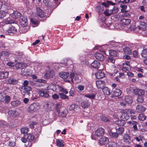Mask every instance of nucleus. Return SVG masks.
<instances>
[{"label": "nucleus", "mask_w": 147, "mask_h": 147, "mask_svg": "<svg viewBox=\"0 0 147 147\" xmlns=\"http://www.w3.org/2000/svg\"><path fill=\"white\" fill-rule=\"evenodd\" d=\"M105 46L108 47L109 48H113L119 51H121L123 45L119 42H116L111 41L108 44L106 45Z\"/></svg>", "instance_id": "f257e3e1"}, {"label": "nucleus", "mask_w": 147, "mask_h": 147, "mask_svg": "<svg viewBox=\"0 0 147 147\" xmlns=\"http://www.w3.org/2000/svg\"><path fill=\"white\" fill-rule=\"evenodd\" d=\"M40 108V106L38 103H34L28 107L27 111L29 113H33L36 112Z\"/></svg>", "instance_id": "f03ea898"}, {"label": "nucleus", "mask_w": 147, "mask_h": 147, "mask_svg": "<svg viewBox=\"0 0 147 147\" xmlns=\"http://www.w3.org/2000/svg\"><path fill=\"white\" fill-rule=\"evenodd\" d=\"M16 139L14 136L6 138L5 141V145L11 147H13L16 144Z\"/></svg>", "instance_id": "7ed1b4c3"}, {"label": "nucleus", "mask_w": 147, "mask_h": 147, "mask_svg": "<svg viewBox=\"0 0 147 147\" xmlns=\"http://www.w3.org/2000/svg\"><path fill=\"white\" fill-rule=\"evenodd\" d=\"M129 91H130L135 95H138V96H142L144 95L145 92L144 91L141 89H138L137 88H133L132 87L129 88Z\"/></svg>", "instance_id": "20e7f679"}, {"label": "nucleus", "mask_w": 147, "mask_h": 147, "mask_svg": "<svg viewBox=\"0 0 147 147\" xmlns=\"http://www.w3.org/2000/svg\"><path fill=\"white\" fill-rule=\"evenodd\" d=\"M125 102H121L120 105L122 106H124L127 104H131L133 102L131 97L130 96H127L125 97Z\"/></svg>", "instance_id": "39448f33"}, {"label": "nucleus", "mask_w": 147, "mask_h": 147, "mask_svg": "<svg viewBox=\"0 0 147 147\" xmlns=\"http://www.w3.org/2000/svg\"><path fill=\"white\" fill-rule=\"evenodd\" d=\"M122 115L120 117V119L123 121L127 120L129 118V116L128 115L125 110H123L121 111Z\"/></svg>", "instance_id": "423d86ee"}, {"label": "nucleus", "mask_w": 147, "mask_h": 147, "mask_svg": "<svg viewBox=\"0 0 147 147\" xmlns=\"http://www.w3.org/2000/svg\"><path fill=\"white\" fill-rule=\"evenodd\" d=\"M32 89L30 87H22L20 90L21 92L24 93V94H27L28 95H29L30 94V92L31 91Z\"/></svg>", "instance_id": "0eeeda50"}, {"label": "nucleus", "mask_w": 147, "mask_h": 147, "mask_svg": "<svg viewBox=\"0 0 147 147\" xmlns=\"http://www.w3.org/2000/svg\"><path fill=\"white\" fill-rule=\"evenodd\" d=\"M38 93L40 96L44 98H48L49 96V94L46 90H40L38 91Z\"/></svg>", "instance_id": "6e6552de"}, {"label": "nucleus", "mask_w": 147, "mask_h": 147, "mask_svg": "<svg viewBox=\"0 0 147 147\" xmlns=\"http://www.w3.org/2000/svg\"><path fill=\"white\" fill-rule=\"evenodd\" d=\"M59 86L57 85L53 84L49 85L48 87V90H52L53 91L56 92H59Z\"/></svg>", "instance_id": "1a4fd4ad"}, {"label": "nucleus", "mask_w": 147, "mask_h": 147, "mask_svg": "<svg viewBox=\"0 0 147 147\" xmlns=\"http://www.w3.org/2000/svg\"><path fill=\"white\" fill-rule=\"evenodd\" d=\"M131 68L128 61H126L125 63H124L123 64V67L122 69V70L125 72L126 71L130 69Z\"/></svg>", "instance_id": "9d476101"}, {"label": "nucleus", "mask_w": 147, "mask_h": 147, "mask_svg": "<svg viewBox=\"0 0 147 147\" xmlns=\"http://www.w3.org/2000/svg\"><path fill=\"white\" fill-rule=\"evenodd\" d=\"M127 124L130 125H132L134 131L137 130V125L138 124V123L137 121L134 120L131 121L127 122Z\"/></svg>", "instance_id": "9b49d317"}, {"label": "nucleus", "mask_w": 147, "mask_h": 147, "mask_svg": "<svg viewBox=\"0 0 147 147\" xmlns=\"http://www.w3.org/2000/svg\"><path fill=\"white\" fill-rule=\"evenodd\" d=\"M109 142V139L105 137H103L100 139L99 141V143L101 145L107 144Z\"/></svg>", "instance_id": "f8f14e48"}, {"label": "nucleus", "mask_w": 147, "mask_h": 147, "mask_svg": "<svg viewBox=\"0 0 147 147\" xmlns=\"http://www.w3.org/2000/svg\"><path fill=\"white\" fill-rule=\"evenodd\" d=\"M104 130L102 128H100L98 129L95 132V135L98 137H100L103 135Z\"/></svg>", "instance_id": "ddd939ff"}, {"label": "nucleus", "mask_w": 147, "mask_h": 147, "mask_svg": "<svg viewBox=\"0 0 147 147\" xmlns=\"http://www.w3.org/2000/svg\"><path fill=\"white\" fill-rule=\"evenodd\" d=\"M31 71L27 68H22L21 70V73L23 76H26L30 75L31 74Z\"/></svg>", "instance_id": "4468645a"}, {"label": "nucleus", "mask_w": 147, "mask_h": 147, "mask_svg": "<svg viewBox=\"0 0 147 147\" xmlns=\"http://www.w3.org/2000/svg\"><path fill=\"white\" fill-rule=\"evenodd\" d=\"M95 74L96 78L98 79L102 78L105 76L104 72L101 70L98 71Z\"/></svg>", "instance_id": "2eb2a0df"}, {"label": "nucleus", "mask_w": 147, "mask_h": 147, "mask_svg": "<svg viewBox=\"0 0 147 147\" xmlns=\"http://www.w3.org/2000/svg\"><path fill=\"white\" fill-rule=\"evenodd\" d=\"M105 83L102 80H98L96 82V86L98 88H102L105 85Z\"/></svg>", "instance_id": "dca6fc26"}, {"label": "nucleus", "mask_w": 147, "mask_h": 147, "mask_svg": "<svg viewBox=\"0 0 147 147\" xmlns=\"http://www.w3.org/2000/svg\"><path fill=\"white\" fill-rule=\"evenodd\" d=\"M20 24L22 27H26L27 25V20L26 17H23L20 19Z\"/></svg>", "instance_id": "f3484780"}, {"label": "nucleus", "mask_w": 147, "mask_h": 147, "mask_svg": "<svg viewBox=\"0 0 147 147\" xmlns=\"http://www.w3.org/2000/svg\"><path fill=\"white\" fill-rule=\"evenodd\" d=\"M17 32V30L16 28L11 26H10L9 29L7 30V34H13L16 33Z\"/></svg>", "instance_id": "a211bd4d"}, {"label": "nucleus", "mask_w": 147, "mask_h": 147, "mask_svg": "<svg viewBox=\"0 0 147 147\" xmlns=\"http://www.w3.org/2000/svg\"><path fill=\"white\" fill-rule=\"evenodd\" d=\"M95 56L96 58L100 61H103L104 59V55L100 53H96L95 54Z\"/></svg>", "instance_id": "6ab92c4d"}, {"label": "nucleus", "mask_w": 147, "mask_h": 147, "mask_svg": "<svg viewBox=\"0 0 147 147\" xmlns=\"http://www.w3.org/2000/svg\"><path fill=\"white\" fill-rule=\"evenodd\" d=\"M78 76L76 74H75L74 73H71L69 76V80H66V81L68 82H70L71 81L73 82V79H76L78 78Z\"/></svg>", "instance_id": "aec40b11"}, {"label": "nucleus", "mask_w": 147, "mask_h": 147, "mask_svg": "<svg viewBox=\"0 0 147 147\" xmlns=\"http://www.w3.org/2000/svg\"><path fill=\"white\" fill-rule=\"evenodd\" d=\"M146 109L145 107L141 105H137L136 108V111L140 113L144 112Z\"/></svg>", "instance_id": "412c9836"}, {"label": "nucleus", "mask_w": 147, "mask_h": 147, "mask_svg": "<svg viewBox=\"0 0 147 147\" xmlns=\"http://www.w3.org/2000/svg\"><path fill=\"white\" fill-rule=\"evenodd\" d=\"M90 103L88 100H84L81 103V106L83 108H86L90 106Z\"/></svg>", "instance_id": "4be33fe9"}, {"label": "nucleus", "mask_w": 147, "mask_h": 147, "mask_svg": "<svg viewBox=\"0 0 147 147\" xmlns=\"http://www.w3.org/2000/svg\"><path fill=\"white\" fill-rule=\"evenodd\" d=\"M36 13L38 16L41 18H42L44 16L43 11L39 7L36 8Z\"/></svg>", "instance_id": "5701e85b"}, {"label": "nucleus", "mask_w": 147, "mask_h": 147, "mask_svg": "<svg viewBox=\"0 0 147 147\" xmlns=\"http://www.w3.org/2000/svg\"><path fill=\"white\" fill-rule=\"evenodd\" d=\"M91 65L92 67L94 68L98 69L100 66V64L98 61L95 60L91 64Z\"/></svg>", "instance_id": "b1692460"}, {"label": "nucleus", "mask_w": 147, "mask_h": 147, "mask_svg": "<svg viewBox=\"0 0 147 147\" xmlns=\"http://www.w3.org/2000/svg\"><path fill=\"white\" fill-rule=\"evenodd\" d=\"M7 82L9 84H15L18 83V81L15 79L10 78L7 80Z\"/></svg>", "instance_id": "393cba45"}, {"label": "nucleus", "mask_w": 147, "mask_h": 147, "mask_svg": "<svg viewBox=\"0 0 147 147\" xmlns=\"http://www.w3.org/2000/svg\"><path fill=\"white\" fill-rule=\"evenodd\" d=\"M121 93V90L119 89H115L113 91V95L116 97L120 96Z\"/></svg>", "instance_id": "a878e982"}, {"label": "nucleus", "mask_w": 147, "mask_h": 147, "mask_svg": "<svg viewBox=\"0 0 147 147\" xmlns=\"http://www.w3.org/2000/svg\"><path fill=\"white\" fill-rule=\"evenodd\" d=\"M123 140L124 142L127 143H130L131 141L129 136L127 134L124 135L123 137Z\"/></svg>", "instance_id": "bb28decb"}, {"label": "nucleus", "mask_w": 147, "mask_h": 147, "mask_svg": "<svg viewBox=\"0 0 147 147\" xmlns=\"http://www.w3.org/2000/svg\"><path fill=\"white\" fill-rule=\"evenodd\" d=\"M25 138H26L28 142H31L33 141L34 138V136L29 134H28L25 135Z\"/></svg>", "instance_id": "cd10ccee"}, {"label": "nucleus", "mask_w": 147, "mask_h": 147, "mask_svg": "<svg viewBox=\"0 0 147 147\" xmlns=\"http://www.w3.org/2000/svg\"><path fill=\"white\" fill-rule=\"evenodd\" d=\"M21 16V13L18 11H14L11 14V16L14 18H19Z\"/></svg>", "instance_id": "c85d7f7f"}, {"label": "nucleus", "mask_w": 147, "mask_h": 147, "mask_svg": "<svg viewBox=\"0 0 147 147\" xmlns=\"http://www.w3.org/2000/svg\"><path fill=\"white\" fill-rule=\"evenodd\" d=\"M55 72L53 70L48 71L45 74V76H47V78H52L55 76Z\"/></svg>", "instance_id": "c756f323"}, {"label": "nucleus", "mask_w": 147, "mask_h": 147, "mask_svg": "<svg viewBox=\"0 0 147 147\" xmlns=\"http://www.w3.org/2000/svg\"><path fill=\"white\" fill-rule=\"evenodd\" d=\"M123 51L125 54L130 55L131 53V50L127 47H125L123 48Z\"/></svg>", "instance_id": "7c9ffc66"}, {"label": "nucleus", "mask_w": 147, "mask_h": 147, "mask_svg": "<svg viewBox=\"0 0 147 147\" xmlns=\"http://www.w3.org/2000/svg\"><path fill=\"white\" fill-rule=\"evenodd\" d=\"M79 108L78 106L75 104H72L69 107V109L71 111H76Z\"/></svg>", "instance_id": "2f4dec72"}, {"label": "nucleus", "mask_w": 147, "mask_h": 147, "mask_svg": "<svg viewBox=\"0 0 147 147\" xmlns=\"http://www.w3.org/2000/svg\"><path fill=\"white\" fill-rule=\"evenodd\" d=\"M138 29L142 30H146V24L144 22H142L138 27Z\"/></svg>", "instance_id": "473e14b6"}, {"label": "nucleus", "mask_w": 147, "mask_h": 147, "mask_svg": "<svg viewBox=\"0 0 147 147\" xmlns=\"http://www.w3.org/2000/svg\"><path fill=\"white\" fill-rule=\"evenodd\" d=\"M60 76L63 79H65L69 77L68 73L65 72H61L59 73Z\"/></svg>", "instance_id": "72a5a7b5"}, {"label": "nucleus", "mask_w": 147, "mask_h": 147, "mask_svg": "<svg viewBox=\"0 0 147 147\" xmlns=\"http://www.w3.org/2000/svg\"><path fill=\"white\" fill-rule=\"evenodd\" d=\"M85 96L90 99L92 100L95 98L96 95L94 94L90 93L86 94L85 95Z\"/></svg>", "instance_id": "f704fd0d"}, {"label": "nucleus", "mask_w": 147, "mask_h": 147, "mask_svg": "<svg viewBox=\"0 0 147 147\" xmlns=\"http://www.w3.org/2000/svg\"><path fill=\"white\" fill-rule=\"evenodd\" d=\"M102 91L105 95H108L111 92L110 89L107 87L104 88L102 89Z\"/></svg>", "instance_id": "c9c22d12"}, {"label": "nucleus", "mask_w": 147, "mask_h": 147, "mask_svg": "<svg viewBox=\"0 0 147 147\" xmlns=\"http://www.w3.org/2000/svg\"><path fill=\"white\" fill-rule=\"evenodd\" d=\"M121 22L123 25H128L130 24V20L129 19L124 18L121 20Z\"/></svg>", "instance_id": "e433bc0d"}, {"label": "nucleus", "mask_w": 147, "mask_h": 147, "mask_svg": "<svg viewBox=\"0 0 147 147\" xmlns=\"http://www.w3.org/2000/svg\"><path fill=\"white\" fill-rule=\"evenodd\" d=\"M109 55L110 56L115 57L117 55V52L114 50H110L109 51Z\"/></svg>", "instance_id": "4c0bfd02"}, {"label": "nucleus", "mask_w": 147, "mask_h": 147, "mask_svg": "<svg viewBox=\"0 0 147 147\" xmlns=\"http://www.w3.org/2000/svg\"><path fill=\"white\" fill-rule=\"evenodd\" d=\"M116 132L118 134L121 135L123 133L124 129L123 127H120L116 129Z\"/></svg>", "instance_id": "58836bf2"}, {"label": "nucleus", "mask_w": 147, "mask_h": 147, "mask_svg": "<svg viewBox=\"0 0 147 147\" xmlns=\"http://www.w3.org/2000/svg\"><path fill=\"white\" fill-rule=\"evenodd\" d=\"M57 145L59 147H63L64 144H63V140H56Z\"/></svg>", "instance_id": "ea45409f"}, {"label": "nucleus", "mask_w": 147, "mask_h": 147, "mask_svg": "<svg viewBox=\"0 0 147 147\" xmlns=\"http://www.w3.org/2000/svg\"><path fill=\"white\" fill-rule=\"evenodd\" d=\"M0 125L4 128H6L8 126L6 122L4 121L1 120H0Z\"/></svg>", "instance_id": "a19ab883"}, {"label": "nucleus", "mask_w": 147, "mask_h": 147, "mask_svg": "<svg viewBox=\"0 0 147 147\" xmlns=\"http://www.w3.org/2000/svg\"><path fill=\"white\" fill-rule=\"evenodd\" d=\"M59 95L61 98L63 99H67L68 100L69 99V97L63 93H59Z\"/></svg>", "instance_id": "79ce46f5"}, {"label": "nucleus", "mask_w": 147, "mask_h": 147, "mask_svg": "<svg viewBox=\"0 0 147 147\" xmlns=\"http://www.w3.org/2000/svg\"><path fill=\"white\" fill-rule=\"evenodd\" d=\"M4 22L6 24L13 23L14 21L10 18H7L4 20Z\"/></svg>", "instance_id": "37998d69"}, {"label": "nucleus", "mask_w": 147, "mask_h": 147, "mask_svg": "<svg viewBox=\"0 0 147 147\" xmlns=\"http://www.w3.org/2000/svg\"><path fill=\"white\" fill-rule=\"evenodd\" d=\"M61 92L65 94H67L68 93V91L67 90V89L64 88H63L59 86V92Z\"/></svg>", "instance_id": "c03bdc74"}, {"label": "nucleus", "mask_w": 147, "mask_h": 147, "mask_svg": "<svg viewBox=\"0 0 147 147\" xmlns=\"http://www.w3.org/2000/svg\"><path fill=\"white\" fill-rule=\"evenodd\" d=\"M20 102L18 100L14 101L11 102V105L14 106H17L20 105Z\"/></svg>", "instance_id": "a18cd8bd"}, {"label": "nucleus", "mask_w": 147, "mask_h": 147, "mask_svg": "<svg viewBox=\"0 0 147 147\" xmlns=\"http://www.w3.org/2000/svg\"><path fill=\"white\" fill-rule=\"evenodd\" d=\"M9 55V53L6 51H2L0 53V57H7Z\"/></svg>", "instance_id": "49530a36"}, {"label": "nucleus", "mask_w": 147, "mask_h": 147, "mask_svg": "<svg viewBox=\"0 0 147 147\" xmlns=\"http://www.w3.org/2000/svg\"><path fill=\"white\" fill-rule=\"evenodd\" d=\"M96 10L97 11L99 12H102L103 10V8L102 6L101 5L97 6L96 8Z\"/></svg>", "instance_id": "de8ad7c7"}, {"label": "nucleus", "mask_w": 147, "mask_h": 147, "mask_svg": "<svg viewBox=\"0 0 147 147\" xmlns=\"http://www.w3.org/2000/svg\"><path fill=\"white\" fill-rule=\"evenodd\" d=\"M141 55L144 57H147V49H144L142 51Z\"/></svg>", "instance_id": "09e8293b"}, {"label": "nucleus", "mask_w": 147, "mask_h": 147, "mask_svg": "<svg viewBox=\"0 0 147 147\" xmlns=\"http://www.w3.org/2000/svg\"><path fill=\"white\" fill-rule=\"evenodd\" d=\"M1 74L2 76L1 77L2 79L4 78H7L8 77V72L1 71Z\"/></svg>", "instance_id": "8fccbe9b"}, {"label": "nucleus", "mask_w": 147, "mask_h": 147, "mask_svg": "<svg viewBox=\"0 0 147 147\" xmlns=\"http://www.w3.org/2000/svg\"><path fill=\"white\" fill-rule=\"evenodd\" d=\"M138 118L139 120L140 121H144L146 117L144 114H140L139 115Z\"/></svg>", "instance_id": "3c124183"}, {"label": "nucleus", "mask_w": 147, "mask_h": 147, "mask_svg": "<svg viewBox=\"0 0 147 147\" xmlns=\"http://www.w3.org/2000/svg\"><path fill=\"white\" fill-rule=\"evenodd\" d=\"M4 100L5 103H9L10 100V98L9 96L5 95L4 96Z\"/></svg>", "instance_id": "603ef678"}, {"label": "nucleus", "mask_w": 147, "mask_h": 147, "mask_svg": "<svg viewBox=\"0 0 147 147\" xmlns=\"http://www.w3.org/2000/svg\"><path fill=\"white\" fill-rule=\"evenodd\" d=\"M108 146L109 147H119L118 145L115 142H110Z\"/></svg>", "instance_id": "864d4df0"}, {"label": "nucleus", "mask_w": 147, "mask_h": 147, "mask_svg": "<svg viewBox=\"0 0 147 147\" xmlns=\"http://www.w3.org/2000/svg\"><path fill=\"white\" fill-rule=\"evenodd\" d=\"M100 115V116H98L100 117V119L101 120L104 121H109V119L107 117L103 116Z\"/></svg>", "instance_id": "5fc2aeb1"}, {"label": "nucleus", "mask_w": 147, "mask_h": 147, "mask_svg": "<svg viewBox=\"0 0 147 147\" xmlns=\"http://www.w3.org/2000/svg\"><path fill=\"white\" fill-rule=\"evenodd\" d=\"M110 136L112 137L113 138H117L118 136V134L117 132H110L109 133Z\"/></svg>", "instance_id": "6e6d98bb"}, {"label": "nucleus", "mask_w": 147, "mask_h": 147, "mask_svg": "<svg viewBox=\"0 0 147 147\" xmlns=\"http://www.w3.org/2000/svg\"><path fill=\"white\" fill-rule=\"evenodd\" d=\"M28 127H23L21 129V132L23 134H26L28 131Z\"/></svg>", "instance_id": "4d7b16f0"}, {"label": "nucleus", "mask_w": 147, "mask_h": 147, "mask_svg": "<svg viewBox=\"0 0 147 147\" xmlns=\"http://www.w3.org/2000/svg\"><path fill=\"white\" fill-rule=\"evenodd\" d=\"M144 101V98L142 96H138L137 101L139 103H142Z\"/></svg>", "instance_id": "13d9d810"}, {"label": "nucleus", "mask_w": 147, "mask_h": 147, "mask_svg": "<svg viewBox=\"0 0 147 147\" xmlns=\"http://www.w3.org/2000/svg\"><path fill=\"white\" fill-rule=\"evenodd\" d=\"M111 11L112 14L116 13L118 11V8L116 7H114L113 9H111Z\"/></svg>", "instance_id": "bf43d9fd"}, {"label": "nucleus", "mask_w": 147, "mask_h": 147, "mask_svg": "<svg viewBox=\"0 0 147 147\" xmlns=\"http://www.w3.org/2000/svg\"><path fill=\"white\" fill-rule=\"evenodd\" d=\"M111 10H106L104 12V14L106 16H109L112 14Z\"/></svg>", "instance_id": "052dcab7"}, {"label": "nucleus", "mask_w": 147, "mask_h": 147, "mask_svg": "<svg viewBox=\"0 0 147 147\" xmlns=\"http://www.w3.org/2000/svg\"><path fill=\"white\" fill-rule=\"evenodd\" d=\"M115 57H114L109 56L108 58L109 61L113 63H114L115 61Z\"/></svg>", "instance_id": "680f3d73"}, {"label": "nucleus", "mask_w": 147, "mask_h": 147, "mask_svg": "<svg viewBox=\"0 0 147 147\" xmlns=\"http://www.w3.org/2000/svg\"><path fill=\"white\" fill-rule=\"evenodd\" d=\"M6 13L4 11H0V18H4L6 15Z\"/></svg>", "instance_id": "e2e57ef3"}, {"label": "nucleus", "mask_w": 147, "mask_h": 147, "mask_svg": "<svg viewBox=\"0 0 147 147\" xmlns=\"http://www.w3.org/2000/svg\"><path fill=\"white\" fill-rule=\"evenodd\" d=\"M125 110L128 113V114H135L136 112L135 111H134L132 110L131 109H125Z\"/></svg>", "instance_id": "0e129e2a"}, {"label": "nucleus", "mask_w": 147, "mask_h": 147, "mask_svg": "<svg viewBox=\"0 0 147 147\" xmlns=\"http://www.w3.org/2000/svg\"><path fill=\"white\" fill-rule=\"evenodd\" d=\"M134 1V0H124L122 1L121 2L123 4L127 3H131Z\"/></svg>", "instance_id": "69168bd1"}, {"label": "nucleus", "mask_w": 147, "mask_h": 147, "mask_svg": "<svg viewBox=\"0 0 147 147\" xmlns=\"http://www.w3.org/2000/svg\"><path fill=\"white\" fill-rule=\"evenodd\" d=\"M15 112L13 111H9L8 112V115L10 117L14 116Z\"/></svg>", "instance_id": "338daca9"}, {"label": "nucleus", "mask_w": 147, "mask_h": 147, "mask_svg": "<svg viewBox=\"0 0 147 147\" xmlns=\"http://www.w3.org/2000/svg\"><path fill=\"white\" fill-rule=\"evenodd\" d=\"M28 26L22 27L21 28V30H22V32L24 33H26L28 31Z\"/></svg>", "instance_id": "774afa93"}]
</instances>
